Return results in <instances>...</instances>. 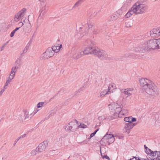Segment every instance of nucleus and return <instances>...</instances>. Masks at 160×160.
<instances>
[{"label":"nucleus","mask_w":160,"mask_h":160,"mask_svg":"<svg viewBox=\"0 0 160 160\" xmlns=\"http://www.w3.org/2000/svg\"><path fill=\"white\" fill-rule=\"evenodd\" d=\"M139 82L143 90L150 97L153 98L159 94L158 88L151 81L146 78H142Z\"/></svg>","instance_id":"obj_1"},{"label":"nucleus","mask_w":160,"mask_h":160,"mask_svg":"<svg viewBox=\"0 0 160 160\" xmlns=\"http://www.w3.org/2000/svg\"><path fill=\"white\" fill-rule=\"evenodd\" d=\"M157 39H150L143 43L141 48H137V52H144L151 49H158Z\"/></svg>","instance_id":"obj_2"},{"label":"nucleus","mask_w":160,"mask_h":160,"mask_svg":"<svg viewBox=\"0 0 160 160\" xmlns=\"http://www.w3.org/2000/svg\"><path fill=\"white\" fill-rule=\"evenodd\" d=\"M132 8L136 14H142L144 12L148 9L147 5L138 2H136Z\"/></svg>","instance_id":"obj_3"},{"label":"nucleus","mask_w":160,"mask_h":160,"mask_svg":"<svg viewBox=\"0 0 160 160\" xmlns=\"http://www.w3.org/2000/svg\"><path fill=\"white\" fill-rule=\"evenodd\" d=\"M108 107L111 110V112H114V117L113 118L119 117V114L120 113L124 115L123 113H122L123 111H122V112H121L122 111L121 107L117 103H113L110 104L108 105Z\"/></svg>","instance_id":"obj_4"},{"label":"nucleus","mask_w":160,"mask_h":160,"mask_svg":"<svg viewBox=\"0 0 160 160\" xmlns=\"http://www.w3.org/2000/svg\"><path fill=\"white\" fill-rule=\"evenodd\" d=\"M94 55L97 56L101 60H110V58L108 56L106 52L103 50H100L98 47L95 49Z\"/></svg>","instance_id":"obj_5"},{"label":"nucleus","mask_w":160,"mask_h":160,"mask_svg":"<svg viewBox=\"0 0 160 160\" xmlns=\"http://www.w3.org/2000/svg\"><path fill=\"white\" fill-rule=\"evenodd\" d=\"M78 128V122L76 120L72 121L68 123V125L65 128L66 131L74 132Z\"/></svg>","instance_id":"obj_6"},{"label":"nucleus","mask_w":160,"mask_h":160,"mask_svg":"<svg viewBox=\"0 0 160 160\" xmlns=\"http://www.w3.org/2000/svg\"><path fill=\"white\" fill-rule=\"evenodd\" d=\"M26 9L25 8H23L19 12L15 15L14 18V20L15 22H18L20 20H21V21L19 23V24L21 26H22L24 24L22 21V17L26 14Z\"/></svg>","instance_id":"obj_7"},{"label":"nucleus","mask_w":160,"mask_h":160,"mask_svg":"<svg viewBox=\"0 0 160 160\" xmlns=\"http://www.w3.org/2000/svg\"><path fill=\"white\" fill-rule=\"evenodd\" d=\"M54 54V51L51 48H48L41 56V58L42 60L48 59L52 57Z\"/></svg>","instance_id":"obj_8"},{"label":"nucleus","mask_w":160,"mask_h":160,"mask_svg":"<svg viewBox=\"0 0 160 160\" xmlns=\"http://www.w3.org/2000/svg\"><path fill=\"white\" fill-rule=\"evenodd\" d=\"M149 153L151 154V156L152 157V158L148 159L149 160H160V151H156L153 152L150 149H149Z\"/></svg>","instance_id":"obj_9"},{"label":"nucleus","mask_w":160,"mask_h":160,"mask_svg":"<svg viewBox=\"0 0 160 160\" xmlns=\"http://www.w3.org/2000/svg\"><path fill=\"white\" fill-rule=\"evenodd\" d=\"M150 36L152 38H157L160 36V29L158 27L154 28L150 32Z\"/></svg>","instance_id":"obj_10"},{"label":"nucleus","mask_w":160,"mask_h":160,"mask_svg":"<svg viewBox=\"0 0 160 160\" xmlns=\"http://www.w3.org/2000/svg\"><path fill=\"white\" fill-rule=\"evenodd\" d=\"M96 47H92L90 46L86 48L84 50L83 52L84 54L88 55V54H93L94 55L95 52V49H96Z\"/></svg>","instance_id":"obj_11"},{"label":"nucleus","mask_w":160,"mask_h":160,"mask_svg":"<svg viewBox=\"0 0 160 160\" xmlns=\"http://www.w3.org/2000/svg\"><path fill=\"white\" fill-rule=\"evenodd\" d=\"M21 57L17 59L15 62L14 66L12 67V71L14 72V73L16 72L17 69L21 67Z\"/></svg>","instance_id":"obj_12"},{"label":"nucleus","mask_w":160,"mask_h":160,"mask_svg":"<svg viewBox=\"0 0 160 160\" xmlns=\"http://www.w3.org/2000/svg\"><path fill=\"white\" fill-rule=\"evenodd\" d=\"M48 145L47 142L45 141L39 144L37 148L39 152L44 151Z\"/></svg>","instance_id":"obj_13"},{"label":"nucleus","mask_w":160,"mask_h":160,"mask_svg":"<svg viewBox=\"0 0 160 160\" xmlns=\"http://www.w3.org/2000/svg\"><path fill=\"white\" fill-rule=\"evenodd\" d=\"M121 11L118 10L113 13L112 15L109 18V20L110 21H115L119 18L121 15Z\"/></svg>","instance_id":"obj_14"},{"label":"nucleus","mask_w":160,"mask_h":160,"mask_svg":"<svg viewBox=\"0 0 160 160\" xmlns=\"http://www.w3.org/2000/svg\"><path fill=\"white\" fill-rule=\"evenodd\" d=\"M44 13L43 14H40L37 21V28H38L41 25V24L42 22L44 16Z\"/></svg>","instance_id":"obj_15"},{"label":"nucleus","mask_w":160,"mask_h":160,"mask_svg":"<svg viewBox=\"0 0 160 160\" xmlns=\"http://www.w3.org/2000/svg\"><path fill=\"white\" fill-rule=\"evenodd\" d=\"M88 32L91 31L92 29V28H94L95 24L92 21H89L88 22Z\"/></svg>","instance_id":"obj_16"},{"label":"nucleus","mask_w":160,"mask_h":160,"mask_svg":"<svg viewBox=\"0 0 160 160\" xmlns=\"http://www.w3.org/2000/svg\"><path fill=\"white\" fill-rule=\"evenodd\" d=\"M124 120V121L128 122L129 123H132L136 121V119L135 118H133L132 117H129L125 118Z\"/></svg>","instance_id":"obj_17"},{"label":"nucleus","mask_w":160,"mask_h":160,"mask_svg":"<svg viewBox=\"0 0 160 160\" xmlns=\"http://www.w3.org/2000/svg\"><path fill=\"white\" fill-rule=\"evenodd\" d=\"M104 137H106L108 139L111 140L110 141H109V142H111V143L113 142L115 140L114 137L113 135L112 134H108L106 135Z\"/></svg>","instance_id":"obj_18"},{"label":"nucleus","mask_w":160,"mask_h":160,"mask_svg":"<svg viewBox=\"0 0 160 160\" xmlns=\"http://www.w3.org/2000/svg\"><path fill=\"white\" fill-rule=\"evenodd\" d=\"M134 13H135L134 12V11L132 7L129 10L127 13L125 15V17L126 18H128Z\"/></svg>","instance_id":"obj_19"},{"label":"nucleus","mask_w":160,"mask_h":160,"mask_svg":"<svg viewBox=\"0 0 160 160\" xmlns=\"http://www.w3.org/2000/svg\"><path fill=\"white\" fill-rule=\"evenodd\" d=\"M121 92L124 94L126 97L128 98L132 94V92H130L127 91L125 89H123L121 90Z\"/></svg>","instance_id":"obj_20"},{"label":"nucleus","mask_w":160,"mask_h":160,"mask_svg":"<svg viewBox=\"0 0 160 160\" xmlns=\"http://www.w3.org/2000/svg\"><path fill=\"white\" fill-rule=\"evenodd\" d=\"M62 45H60V46H52V49L53 51H54V52H58L60 50V49L62 48Z\"/></svg>","instance_id":"obj_21"},{"label":"nucleus","mask_w":160,"mask_h":160,"mask_svg":"<svg viewBox=\"0 0 160 160\" xmlns=\"http://www.w3.org/2000/svg\"><path fill=\"white\" fill-rule=\"evenodd\" d=\"M46 6H40V14H43V13H44V14H45L46 12Z\"/></svg>","instance_id":"obj_22"},{"label":"nucleus","mask_w":160,"mask_h":160,"mask_svg":"<svg viewBox=\"0 0 160 160\" xmlns=\"http://www.w3.org/2000/svg\"><path fill=\"white\" fill-rule=\"evenodd\" d=\"M131 124L132 123H126V126L125 128L127 132H128V130H129L132 128V126Z\"/></svg>","instance_id":"obj_23"},{"label":"nucleus","mask_w":160,"mask_h":160,"mask_svg":"<svg viewBox=\"0 0 160 160\" xmlns=\"http://www.w3.org/2000/svg\"><path fill=\"white\" fill-rule=\"evenodd\" d=\"M107 94H108V92H107V90H103L100 93V97H103L105 95Z\"/></svg>","instance_id":"obj_24"},{"label":"nucleus","mask_w":160,"mask_h":160,"mask_svg":"<svg viewBox=\"0 0 160 160\" xmlns=\"http://www.w3.org/2000/svg\"><path fill=\"white\" fill-rule=\"evenodd\" d=\"M15 73H14V72L12 71V69L10 75L7 79L11 81L15 77Z\"/></svg>","instance_id":"obj_25"},{"label":"nucleus","mask_w":160,"mask_h":160,"mask_svg":"<svg viewBox=\"0 0 160 160\" xmlns=\"http://www.w3.org/2000/svg\"><path fill=\"white\" fill-rule=\"evenodd\" d=\"M84 54L83 52H78L77 55H74L73 57L74 58H76V59H78L84 55Z\"/></svg>","instance_id":"obj_26"},{"label":"nucleus","mask_w":160,"mask_h":160,"mask_svg":"<svg viewBox=\"0 0 160 160\" xmlns=\"http://www.w3.org/2000/svg\"><path fill=\"white\" fill-rule=\"evenodd\" d=\"M39 152L38 150V148H36L35 149L32 150L30 152V153L32 155L34 156L36 154L38 153Z\"/></svg>","instance_id":"obj_27"},{"label":"nucleus","mask_w":160,"mask_h":160,"mask_svg":"<svg viewBox=\"0 0 160 160\" xmlns=\"http://www.w3.org/2000/svg\"><path fill=\"white\" fill-rule=\"evenodd\" d=\"M81 3H82L78 0V1L74 4V6L72 7V8H76L80 5Z\"/></svg>","instance_id":"obj_28"},{"label":"nucleus","mask_w":160,"mask_h":160,"mask_svg":"<svg viewBox=\"0 0 160 160\" xmlns=\"http://www.w3.org/2000/svg\"><path fill=\"white\" fill-rule=\"evenodd\" d=\"M11 80H9L8 79H7V80L6 81V82L4 86V89H6L7 88V86L10 83V82H11Z\"/></svg>","instance_id":"obj_29"},{"label":"nucleus","mask_w":160,"mask_h":160,"mask_svg":"<svg viewBox=\"0 0 160 160\" xmlns=\"http://www.w3.org/2000/svg\"><path fill=\"white\" fill-rule=\"evenodd\" d=\"M27 26L28 28V30H27L26 28L24 27V30H25V32H30L31 31L30 30V28L31 27V25H30V23H28Z\"/></svg>","instance_id":"obj_30"},{"label":"nucleus","mask_w":160,"mask_h":160,"mask_svg":"<svg viewBox=\"0 0 160 160\" xmlns=\"http://www.w3.org/2000/svg\"><path fill=\"white\" fill-rule=\"evenodd\" d=\"M20 28V27H18V28H17L11 32V33L10 34V37H12L14 36L16 32L17 31V30H18V29H19V28Z\"/></svg>","instance_id":"obj_31"},{"label":"nucleus","mask_w":160,"mask_h":160,"mask_svg":"<svg viewBox=\"0 0 160 160\" xmlns=\"http://www.w3.org/2000/svg\"><path fill=\"white\" fill-rule=\"evenodd\" d=\"M54 113L53 112H50L48 115H47L45 118V119H48L50 117L54 115Z\"/></svg>","instance_id":"obj_32"},{"label":"nucleus","mask_w":160,"mask_h":160,"mask_svg":"<svg viewBox=\"0 0 160 160\" xmlns=\"http://www.w3.org/2000/svg\"><path fill=\"white\" fill-rule=\"evenodd\" d=\"M40 6H46V0H39Z\"/></svg>","instance_id":"obj_33"},{"label":"nucleus","mask_w":160,"mask_h":160,"mask_svg":"<svg viewBox=\"0 0 160 160\" xmlns=\"http://www.w3.org/2000/svg\"><path fill=\"white\" fill-rule=\"evenodd\" d=\"M45 103L44 102H41L38 103L37 105V107L38 108H40L42 107L44 105Z\"/></svg>","instance_id":"obj_34"},{"label":"nucleus","mask_w":160,"mask_h":160,"mask_svg":"<svg viewBox=\"0 0 160 160\" xmlns=\"http://www.w3.org/2000/svg\"><path fill=\"white\" fill-rule=\"evenodd\" d=\"M25 119H26L27 118H28L29 116H30V117L32 116L31 115H30V114L29 115V112L27 111H26L25 112Z\"/></svg>","instance_id":"obj_35"},{"label":"nucleus","mask_w":160,"mask_h":160,"mask_svg":"<svg viewBox=\"0 0 160 160\" xmlns=\"http://www.w3.org/2000/svg\"><path fill=\"white\" fill-rule=\"evenodd\" d=\"M106 118V117L104 115H102L98 117V119L99 121H102Z\"/></svg>","instance_id":"obj_36"},{"label":"nucleus","mask_w":160,"mask_h":160,"mask_svg":"<svg viewBox=\"0 0 160 160\" xmlns=\"http://www.w3.org/2000/svg\"><path fill=\"white\" fill-rule=\"evenodd\" d=\"M28 50V48L27 47H25L23 51V52L21 54V55L22 56H23L24 55V54L26 53V52Z\"/></svg>","instance_id":"obj_37"},{"label":"nucleus","mask_w":160,"mask_h":160,"mask_svg":"<svg viewBox=\"0 0 160 160\" xmlns=\"http://www.w3.org/2000/svg\"><path fill=\"white\" fill-rule=\"evenodd\" d=\"M99 30L96 28H94L93 30V32L94 34H97L99 33Z\"/></svg>","instance_id":"obj_38"},{"label":"nucleus","mask_w":160,"mask_h":160,"mask_svg":"<svg viewBox=\"0 0 160 160\" xmlns=\"http://www.w3.org/2000/svg\"><path fill=\"white\" fill-rule=\"evenodd\" d=\"M144 148H145V152L146 153H147L148 154H150V155L151 156V153H148V152H149V149L147 147H146L145 145H144Z\"/></svg>","instance_id":"obj_39"},{"label":"nucleus","mask_w":160,"mask_h":160,"mask_svg":"<svg viewBox=\"0 0 160 160\" xmlns=\"http://www.w3.org/2000/svg\"><path fill=\"white\" fill-rule=\"evenodd\" d=\"M87 125L84 124H81L79 125H78V128H85L87 127Z\"/></svg>","instance_id":"obj_40"},{"label":"nucleus","mask_w":160,"mask_h":160,"mask_svg":"<svg viewBox=\"0 0 160 160\" xmlns=\"http://www.w3.org/2000/svg\"><path fill=\"white\" fill-rule=\"evenodd\" d=\"M157 45L158 49H160V38L157 39Z\"/></svg>","instance_id":"obj_41"},{"label":"nucleus","mask_w":160,"mask_h":160,"mask_svg":"<svg viewBox=\"0 0 160 160\" xmlns=\"http://www.w3.org/2000/svg\"><path fill=\"white\" fill-rule=\"evenodd\" d=\"M38 111V110H35L32 113H31L30 114V115H32V116L31 117V118L33 115H35Z\"/></svg>","instance_id":"obj_42"},{"label":"nucleus","mask_w":160,"mask_h":160,"mask_svg":"<svg viewBox=\"0 0 160 160\" xmlns=\"http://www.w3.org/2000/svg\"><path fill=\"white\" fill-rule=\"evenodd\" d=\"M132 25V23H131L130 22H126V26L127 27H131Z\"/></svg>","instance_id":"obj_43"},{"label":"nucleus","mask_w":160,"mask_h":160,"mask_svg":"<svg viewBox=\"0 0 160 160\" xmlns=\"http://www.w3.org/2000/svg\"><path fill=\"white\" fill-rule=\"evenodd\" d=\"M102 158H105L107 159H108V160H110V158H109V157L106 155H104L103 156H102Z\"/></svg>","instance_id":"obj_44"},{"label":"nucleus","mask_w":160,"mask_h":160,"mask_svg":"<svg viewBox=\"0 0 160 160\" xmlns=\"http://www.w3.org/2000/svg\"><path fill=\"white\" fill-rule=\"evenodd\" d=\"M129 56H131L132 57H134V55H133L132 54H130V53H127L126 55V57H129Z\"/></svg>","instance_id":"obj_45"},{"label":"nucleus","mask_w":160,"mask_h":160,"mask_svg":"<svg viewBox=\"0 0 160 160\" xmlns=\"http://www.w3.org/2000/svg\"><path fill=\"white\" fill-rule=\"evenodd\" d=\"M125 89L128 92H132V91L133 90V88H127V89Z\"/></svg>","instance_id":"obj_46"},{"label":"nucleus","mask_w":160,"mask_h":160,"mask_svg":"<svg viewBox=\"0 0 160 160\" xmlns=\"http://www.w3.org/2000/svg\"><path fill=\"white\" fill-rule=\"evenodd\" d=\"M96 132H94L93 133H91L90 134L89 138H88V139H90L91 138H92L93 136H94L95 135V134H96Z\"/></svg>","instance_id":"obj_47"},{"label":"nucleus","mask_w":160,"mask_h":160,"mask_svg":"<svg viewBox=\"0 0 160 160\" xmlns=\"http://www.w3.org/2000/svg\"><path fill=\"white\" fill-rule=\"evenodd\" d=\"M5 47V44H3L1 47H0V51H3Z\"/></svg>","instance_id":"obj_48"},{"label":"nucleus","mask_w":160,"mask_h":160,"mask_svg":"<svg viewBox=\"0 0 160 160\" xmlns=\"http://www.w3.org/2000/svg\"><path fill=\"white\" fill-rule=\"evenodd\" d=\"M126 3H127L128 5L129 6L130 5L131 1L130 0H127L126 3H125V4Z\"/></svg>","instance_id":"obj_49"},{"label":"nucleus","mask_w":160,"mask_h":160,"mask_svg":"<svg viewBox=\"0 0 160 160\" xmlns=\"http://www.w3.org/2000/svg\"><path fill=\"white\" fill-rule=\"evenodd\" d=\"M26 134H24L23 135H21L20 137H18L19 139H20L21 138H23L25 137H26Z\"/></svg>","instance_id":"obj_50"},{"label":"nucleus","mask_w":160,"mask_h":160,"mask_svg":"<svg viewBox=\"0 0 160 160\" xmlns=\"http://www.w3.org/2000/svg\"><path fill=\"white\" fill-rule=\"evenodd\" d=\"M111 88L110 87L108 86V91H107V92H108V94L110 93L111 92Z\"/></svg>","instance_id":"obj_51"},{"label":"nucleus","mask_w":160,"mask_h":160,"mask_svg":"<svg viewBox=\"0 0 160 160\" xmlns=\"http://www.w3.org/2000/svg\"><path fill=\"white\" fill-rule=\"evenodd\" d=\"M86 42L87 43V44H89L90 45V43H92V42L91 41L89 40H87L86 41Z\"/></svg>","instance_id":"obj_52"},{"label":"nucleus","mask_w":160,"mask_h":160,"mask_svg":"<svg viewBox=\"0 0 160 160\" xmlns=\"http://www.w3.org/2000/svg\"><path fill=\"white\" fill-rule=\"evenodd\" d=\"M5 89H4V88L3 89H2L1 91L0 92V97L2 95V93L4 91Z\"/></svg>","instance_id":"obj_53"},{"label":"nucleus","mask_w":160,"mask_h":160,"mask_svg":"<svg viewBox=\"0 0 160 160\" xmlns=\"http://www.w3.org/2000/svg\"><path fill=\"white\" fill-rule=\"evenodd\" d=\"M137 159L136 157H134L133 158H132L128 160H137Z\"/></svg>","instance_id":"obj_54"},{"label":"nucleus","mask_w":160,"mask_h":160,"mask_svg":"<svg viewBox=\"0 0 160 160\" xmlns=\"http://www.w3.org/2000/svg\"><path fill=\"white\" fill-rule=\"evenodd\" d=\"M137 124V123H133L132 122V128H133V127L135 126Z\"/></svg>","instance_id":"obj_55"},{"label":"nucleus","mask_w":160,"mask_h":160,"mask_svg":"<svg viewBox=\"0 0 160 160\" xmlns=\"http://www.w3.org/2000/svg\"><path fill=\"white\" fill-rule=\"evenodd\" d=\"M82 90V88H81L79 89L78 91L76 92L78 93V92H80Z\"/></svg>","instance_id":"obj_56"},{"label":"nucleus","mask_w":160,"mask_h":160,"mask_svg":"<svg viewBox=\"0 0 160 160\" xmlns=\"http://www.w3.org/2000/svg\"><path fill=\"white\" fill-rule=\"evenodd\" d=\"M20 139H19V138H18L16 139L14 142V143H15V144Z\"/></svg>","instance_id":"obj_57"},{"label":"nucleus","mask_w":160,"mask_h":160,"mask_svg":"<svg viewBox=\"0 0 160 160\" xmlns=\"http://www.w3.org/2000/svg\"><path fill=\"white\" fill-rule=\"evenodd\" d=\"M6 159V158L3 157L0 160H5Z\"/></svg>","instance_id":"obj_58"},{"label":"nucleus","mask_w":160,"mask_h":160,"mask_svg":"<svg viewBox=\"0 0 160 160\" xmlns=\"http://www.w3.org/2000/svg\"><path fill=\"white\" fill-rule=\"evenodd\" d=\"M109 86L111 88H112L113 86L112 84H110Z\"/></svg>","instance_id":"obj_59"},{"label":"nucleus","mask_w":160,"mask_h":160,"mask_svg":"<svg viewBox=\"0 0 160 160\" xmlns=\"http://www.w3.org/2000/svg\"><path fill=\"white\" fill-rule=\"evenodd\" d=\"M80 2L82 3L85 0H78Z\"/></svg>","instance_id":"obj_60"},{"label":"nucleus","mask_w":160,"mask_h":160,"mask_svg":"<svg viewBox=\"0 0 160 160\" xmlns=\"http://www.w3.org/2000/svg\"><path fill=\"white\" fill-rule=\"evenodd\" d=\"M25 20H26V18L24 19L23 20H22V21L23 22V24L24 23H25Z\"/></svg>","instance_id":"obj_61"},{"label":"nucleus","mask_w":160,"mask_h":160,"mask_svg":"<svg viewBox=\"0 0 160 160\" xmlns=\"http://www.w3.org/2000/svg\"><path fill=\"white\" fill-rule=\"evenodd\" d=\"M99 129L98 128V129H97L94 132H96H96L98 131Z\"/></svg>","instance_id":"obj_62"},{"label":"nucleus","mask_w":160,"mask_h":160,"mask_svg":"<svg viewBox=\"0 0 160 160\" xmlns=\"http://www.w3.org/2000/svg\"><path fill=\"white\" fill-rule=\"evenodd\" d=\"M9 41H7L4 44H5V46L6 45H7L8 43V42Z\"/></svg>","instance_id":"obj_63"},{"label":"nucleus","mask_w":160,"mask_h":160,"mask_svg":"<svg viewBox=\"0 0 160 160\" xmlns=\"http://www.w3.org/2000/svg\"><path fill=\"white\" fill-rule=\"evenodd\" d=\"M158 28H159V29H160V27H159Z\"/></svg>","instance_id":"obj_64"}]
</instances>
